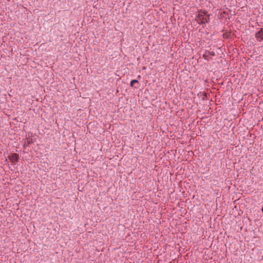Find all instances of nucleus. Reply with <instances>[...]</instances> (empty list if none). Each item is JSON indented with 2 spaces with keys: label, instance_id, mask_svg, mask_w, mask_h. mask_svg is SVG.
Here are the masks:
<instances>
[{
  "label": "nucleus",
  "instance_id": "6",
  "mask_svg": "<svg viewBox=\"0 0 263 263\" xmlns=\"http://www.w3.org/2000/svg\"><path fill=\"white\" fill-rule=\"evenodd\" d=\"M32 143V139H31L30 140H28L27 141V145H30Z\"/></svg>",
  "mask_w": 263,
  "mask_h": 263
},
{
  "label": "nucleus",
  "instance_id": "8",
  "mask_svg": "<svg viewBox=\"0 0 263 263\" xmlns=\"http://www.w3.org/2000/svg\"><path fill=\"white\" fill-rule=\"evenodd\" d=\"M261 211H262V212L263 213V206L262 207Z\"/></svg>",
  "mask_w": 263,
  "mask_h": 263
},
{
  "label": "nucleus",
  "instance_id": "5",
  "mask_svg": "<svg viewBox=\"0 0 263 263\" xmlns=\"http://www.w3.org/2000/svg\"><path fill=\"white\" fill-rule=\"evenodd\" d=\"M209 53L212 56H215V53L214 51H209Z\"/></svg>",
  "mask_w": 263,
  "mask_h": 263
},
{
  "label": "nucleus",
  "instance_id": "7",
  "mask_svg": "<svg viewBox=\"0 0 263 263\" xmlns=\"http://www.w3.org/2000/svg\"><path fill=\"white\" fill-rule=\"evenodd\" d=\"M203 57L204 58V59L206 60H208V58H207V55L205 54H204L203 55Z\"/></svg>",
  "mask_w": 263,
  "mask_h": 263
},
{
  "label": "nucleus",
  "instance_id": "1",
  "mask_svg": "<svg viewBox=\"0 0 263 263\" xmlns=\"http://www.w3.org/2000/svg\"><path fill=\"white\" fill-rule=\"evenodd\" d=\"M210 15L207 14L206 12H203L199 13L197 16V20L198 23L205 25L209 21Z\"/></svg>",
  "mask_w": 263,
  "mask_h": 263
},
{
  "label": "nucleus",
  "instance_id": "2",
  "mask_svg": "<svg viewBox=\"0 0 263 263\" xmlns=\"http://www.w3.org/2000/svg\"><path fill=\"white\" fill-rule=\"evenodd\" d=\"M255 37L259 40V41L261 42L263 41V29L260 28V30L256 32L255 34Z\"/></svg>",
  "mask_w": 263,
  "mask_h": 263
},
{
  "label": "nucleus",
  "instance_id": "3",
  "mask_svg": "<svg viewBox=\"0 0 263 263\" xmlns=\"http://www.w3.org/2000/svg\"><path fill=\"white\" fill-rule=\"evenodd\" d=\"M18 159H19L18 155L16 153L12 154L10 157V159L12 161L16 162H17L18 161Z\"/></svg>",
  "mask_w": 263,
  "mask_h": 263
},
{
  "label": "nucleus",
  "instance_id": "4",
  "mask_svg": "<svg viewBox=\"0 0 263 263\" xmlns=\"http://www.w3.org/2000/svg\"><path fill=\"white\" fill-rule=\"evenodd\" d=\"M139 83V82H138V80H135V79H134V80H132L130 81V87H133V86H134V84H135V83Z\"/></svg>",
  "mask_w": 263,
  "mask_h": 263
}]
</instances>
